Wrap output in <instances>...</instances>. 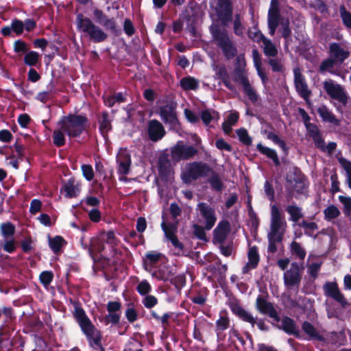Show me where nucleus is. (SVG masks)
Listing matches in <instances>:
<instances>
[{
    "label": "nucleus",
    "mask_w": 351,
    "mask_h": 351,
    "mask_svg": "<svg viewBox=\"0 0 351 351\" xmlns=\"http://www.w3.org/2000/svg\"><path fill=\"white\" fill-rule=\"evenodd\" d=\"M268 293L266 295H258L256 299L255 308L262 315H267L272 319L271 325L289 335H293L297 339H301L300 331L296 325L295 322L288 316L280 318V314L276 310L274 304L267 300Z\"/></svg>",
    "instance_id": "obj_1"
},
{
    "label": "nucleus",
    "mask_w": 351,
    "mask_h": 351,
    "mask_svg": "<svg viewBox=\"0 0 351 351\" xmlns=\"http://www.w3.org/2000/svg\"><path fill=\"white\" fill-rule=\"evenodd\" d=\"M73 317L82 332L86 336L90 347L94 350L106 351L101 343V332L92 323L79 302L74 304Z\"/></svg>",
    "instance_id": "obj_2"
},
{
    "label": "nucleus",
    "mask_w": 351,
    "mask_h": 351,
    "mask_svg": "<svg viewBox=\"0 0 351 351\" xmlns=\"http://www.w3.org/2000/svg\"><path fill=\"white\" fill-rule=\"evenodd\" d=\"M58 125L69 137L76 138L86 130L89 126L88 119L86 114L69 113L61 117Z\"/></svg>",
    "instance_id": "obj_3"
},
{
    "label": "nucleus",
    "mask_w": 351,
    "mask_h": 351,
    "mask_svg": "<svg viewBox=\"0 0 351 351\" xmlns=\"http://www.w3.org/2000/svg\"><path fill=\"white\" fill-rule=\"evenodd\" d=\"M210 32L214 44L221 51L226 60H230L237 56V47L226 29H221L216 25L210 26Z\"/></svg>",
    "instance_id": "obj_4"
},
{
    "label": "nucleus",
    "mask_w": 351,
    "mask_h": 351,
    "mask_svg": "<svg viewBox=\"0 0 351 351\" xmlns=\"http://www.w3.org/2000/svg\"><path fill=\"white\" fill-rule=\"evenodd\" d=\"M77 25L78 29L89 36L91 41L95 43L105 41L108 34L102 29L94 24L90 19L84 16L80 13L76 16Z\"/></svg>",
    "instance_id": "obj_5"
},
{
    "label": "nucleus",
    "mask_w": 351,
    "mask_h": 351,
    "mask_svg": "<svg viewBox=\"0 0 351 351\" xmlns=\"http://www.w3.org/2000/svg\"><path fill=\"white\" fill-rule=\"evenodd\" d=\"M236 58L234 71L239 79V82L243 86V93L247 95L250 101L254 104L258 102L259 96L256 91L251 86L247 77L244 75L243 71L245 66V61L244 56L242 55L237 56Z\"/></svg>",
    "instance_id": "obj_6"
},
{
    "label": "nucleus",
    "mask_w": 351,
    "mask_h": 351,
    "mask_svg": "<svg viewBox=\"0 0 351 351\" xmlns=\"http://www.w3.org/2000/svg\"><path fill=\"white\" fill-rule=\"evenodd\" d=\"M285 180L291 190L290 193L295 191L298 194H303L308 186L307 178L298 167H293L289 170ZM291 197L292 195L290 194L289 197Z\"/></svg>",
    "instance_id": "obj_7"
},
{
    "label": "nucleus",
    "mask_w": 351,
    "mask_h": 351,
    "mask_svg": "<svg viewBox=\"0 0 351 351\" xmlns=\"http://www.w3.org/2000/svg\"><path fill=\"white\" fill-rule=\"evenodd\" d=\"M213 170L208 163L195 161L189 164L186 171L182 173V179L185 184H190L199 178L208 177Z\"/></svg>",
    "instance_id": "obj_8"
},
{
    "label": "nucleus",
    "mask_w": 351,
    "mask_h": 351,
    "mask_svg": "<svg viewBox=\"0 0 351 351\" xmlns=\"http://www.w3.org/2000/svg\"><path fill=\"white\" fill-rule=\"evenodd\" d=\"M176 108V102L167 101L165 105L159 107L158 114L165 124L169 125L171 130L177 131L181 128V123L178 117Z\"/></svg>",
    "instance_id": "obj_9"
},
{
    "label": "nucleus",
    "mask_w": 351,
    "mask_h": 351,
    "mask_svg": "<svg viewBox=\"0 0 351 351\" xmlns=\"http://www.w3.org/2000/svg\"><path fill=\"white\" fill-rule=\"evenodd\" d=\"M293 83L296 93L302 98L306 104H311L310 97L312 91L309 89L305 76L302 73L300 67L293 69Z\"/></svg>",
    "instance_id": "obj_10"
},
{
    "label": "nucleus",
    "mask_w": 351,
    "mask_h": 351,
    "mask_svg": "<svg viewBox=\"0 0 351 351\" xmlns=\"http://www.w3.org/2000/svg\"><path fill=\"white\" fill-rule=\"evenodd\" d=\"M197 149L192 145H184L182 141H179L171 149V160L176 162L189 160L197 155Z\"/></svg>",
    "instance_id": "obj_11"
},
{
    "label": "nucleus",
    "mask_w": 351,
    "mask_h": 351,
    "mask_svg": "<svg viewBox=\"0 0 351 351\" xmlns=\"http://www.w3.org/2000/svg\"><path fill=\"white\" fill-rule=\"evenodd\" d=\"M228 306L232 313L242 322L249 323L252 327L256 324V317L253 315L245 310L240 303V301L236 298H230Z\"/></svg>",
    "instance_id": "obj_12"
},
{
    "label": "nucleus",
    "mask_w": 351,
    "mask_h": 351,
    "mask_svg": "<svg viewBox=\"0 0 351 351\" xmlns=\"http://www.w3.org/2000/svg\"><path fill=\"white\" fill-rule=\"evenodd\" d=\"M324 89L332 99L337 100L343 105H346L348 96L344 88L339 84H335L331 80L325 81L323 84Z\"/></svg>",
    "instance_id": "obj_13"
},
{
    "label": "nucleus",
    "mask_w": 351,
    "mask_h": 351,
    "mask_svg": "<svg viewBox=\"0 0 351 351\" xmlns=\"http://www.w3.org/2000/svg\"><path fill=\"white\" fill-rule=\"evenodd\" d=\"M323 291L326 297L332 298L336 301L341 307L346 308L350 305V303L340 291L336 282H325L323 285Z\"/></svg>",
    "instance_id": "obj_14"
},
{
    "label": "nucleus",
    "mask_w": 351,
    "mask_h": 351,
    "mask_svg": "<svg viewBox=\"0 0 351 351\" xmlns=\"http://www.w3.org/2000/svg\"><path fill=\"white\" fill-rule=\"evenodd\" d=\"M216 13L223 26L232 21L233 8L231 0H217Z\"/></svg>",
    "instance_id": "obj_15"
},
{
    "label": "nucleus",
    "mask_w": 351,
    "mask_h": 351,
    "mask_svg": "<svg viewBox=\"0 0 351 351\" xmlns=\"http://www.w3.org/2000/svg\"><path fill=\"white\" fill-rule=\"evenodd\" d=\"M287 226V222L282 217V214L275 204L271 206V226L269 234L284 236V230L280 231L281 228Z\"/></svg>",
    "instance_id": "obj_16"
},
{
    "label": "nucleus",
    "mask_w": 351,
    "mask_h": 351,
    "mask_svg": "<svg viewBox=\"0 0 351 351\" xmlns=\"http://www.w3.org/2000/svg\"><path fill=\"white\" fill-rule=\"evenodd\" d=\"M197 208L202 219L205 221L206 230H210L215 226L217 217L215 209L205 202H199Z\"/></svg>",
    "instance_id": "obj_17"
},
{
    "label": "nucleus",
    "mask_w": 351,
    "mask_h": 351,
    "mask_svg": "<svg viewBox=\"0 0 351 351\" xmlns=\"http://www.w3.org/2000/svg\"><path fill=\"white\" fill-rule=\"evenodd\" d=\"M230 224L228 220L223 219L220 221L213 231V244H223L230 232Z\"/></svg>",
    "instance_id": "obj_18"
},
{
    "label": "nucleus",
    "mask_w": 351,
    "mask_h": 351,
    "mask_svg": "<svg viewBox=\"0 0 351 351\" xmlns=\"http://www.w3.org/2000/svg\"><path fill=\"white\" fill-rule=\"evenodd\" d=\"M302 279L300 273V265L296 262L291 264V267L284 274V283L287 288L299 286Z\"/></svg>",
    "instance_id": "obj_19"
},
{
    "label": "nucleus",
    "mask_w": 351,
    "mask_h": 351,
    "mask_svg": "<svg viewBox=\"0 0 351 351\" xmlns=\"http://www.w3.org/2000/svg\"><path fill=\"white\" fill-rule=\"evenodd\" d=\"M166 134L162 124L157 119H152L147 124V134L149 138L153 142L162 139Z\"/></svg>",
    "instance_id": "obj_20"
},
{
    "label": "nucleus",
    "mask_w": 351,
    "mask_h": 351,
    "mask_svg": "<svg viewBox=\"0 0 351 351\" xmlns=\"http://www.w3.org/2000/svg\"><path fill=\"white\" fill-rule=\"evenodd\" d=\"M329 56L337 64H342L350 56V51L343 48L338 43L329 45Z\"/></svg>",
    "instance_id": "obj_21"
},
{
    "label": "nucleus",
    "mask_w": 351,
    "mask_h": 351,
    "mask_svg": "<svg viewBox=\"0 0 351 351\" xmlns=\"http://www.w3.org/2000/svg\"><path fill=\"white\" fill-rule=\"evenodd\" d=\"M93 15L97 22L104 28L110 29L112 32L117 31V24L114 18H108V16L99 8L93 10Z\"/></svg>",
    "instance_id": "obj_22"
},
{
    "label": "nucleus",
    "mask_w": 351,
    "mask_h": 351,
    "mask_svg": "<svg viewBox=\"0 0 351 351\" xmlns=\"http://www.w3.org/2000/svg\"><path fill=\"white\" fill-rule=\"evenodd\" d=\"M79 184L76 183L74 178H70L66 182H64L60 188V193H64L66 198H73L78 195L80 193Z\"/></svg>",
    "instance_id": "obj_23"
},
{
    "label": "nucleus",
    "mask_w": 351,
    "mask_h": 351,
    "mask_svg": "<svg viewBox=\"0 0 351 351\" xmlns=\"http://www.w3.org/2000/svg\"><path fill=\"white\" fill-rule=\"evenodd\" d=\"M117 162L119 165L118 173L121 175H128L130 170L131 156L126 151L119 152L117 156Z\"/></svg>",
    "instance_id": "obj_24"
},
{
    "label": "nucleus",
    "mask_w": 351,
    "mask_h": 351,
    "mask_svg": "<svg viewBox=\"0 0 351 351\" xmlns=\"http://www.w3.org/2000/svg\"><path fill=\"white\" fill-rule=\"evenodd\" d=\"M99 123V131L104 138L112 130V121L108 111H103L100 117H97Z\"/></svg>",
    "instance_id": "obj_25"
},
{
    "label": "nucleus",
    "mask_w": 351,
    "mask_h": 351,
    "mask_svg": "<svg viewBox=\"0 0 351 351\" xmlns=\"http://www.w3.org/2000/svg\"><path fill=\"white\" fill-rule=\"evenodd\" d=\"M158 171L162 180H168L170 176L171 163L167 155L162 154L159 157Z\"/></svg>",
    "instance_id": "obj_26"
},
{
    "label": "nucleus",
    "mask_w": 351,
    "mask_h": 351,
    "mask_svg": "<svg viewBox=\"0 0 351 351\" xmlns=\"http://www.w3.org/2000/svg\"><path fill=\"white\" fill-rule=\"evenodd\" d=\"M268 27L269 33L273 36L278 27L280 21V9H269L268 11Z\"/></svg>",
    "instance_id": "obj_27"
},
{
    "label": "nucleus",
    "mask_w": 351,
    "mask_h": 351,
    "mask_svg": "<svg viewBox=\"0 0 351 351\" xmlns=\"http://www.w3.org/2000/svg\"><path fill=\"white\" fill-rule=\"evenodd\" d=\"M317 113L324 122L332 123L335 126L340 125V120L337 119L335 115L327 108L323 105L317 108Z\"/></svg>",
    "instance_id": "obj_28"
},
{
    "label": "nucleus",
    "mask_w": 351,
    "mask_h": 351,
    "mask_svg": "<svg viewBox=\"0 0 351 351\" xmlns=\"http://www.w3.org/2000/svg\"><path fill=\"white\" fill-rule=\"evenodd\" d=\"M302 330L309 337V339L322 341L324 337L319 334L317 328L309 322L304 321L302 324Z\"/></svg>",
    "instance_id": "obj_29"
},
{
    "label": "nucleus",
    "mask_w": 351,
    "mask_h": 351,
    "mask_svg": "<svg viewBox=\"0 0 351 351\" xmlns=\"http://www.w3.org/2000/svg\"><path fill=\"white\" fill-rule=\"evenodd\" d=\"M256 149L261 154L266 156L268 158L271 159L275 166H279L280 165L279 158L275 149L265 147L261 143L257 144Z\"/></svg>",
    "instance_id": "obj_30"
},
{
    "label": "nucleus",
    "mask_w": 351,
    "mask_h": 351,
    "mask_svg": "<svg viewBox=\"0 0 351 351\" xmlns=\"http://www.w3.org/2000/svg\"><path fill=\"white\" fill-rule=\"evenodd\" d=\"M257 35H260V36L261 37V38L263 40V42L264 44V47H263L264 54L267 57H271V58L276 57L278 54V50H277V48L275 46V45L274 43H272V42L270 40L266 38L261 33H260V32L256 33L255 36H257Z\"/></svg>",
    "instance_id": "obj_31"
},
{
    "label": "nucleus",
    "mask_w": 351,
    "mask_h": 351,
    "mask_svg": "<svg viewBox=\"0 0 351 351\" xmlns=\"http://www.w3.org/2000/svg\"><path fill=\"white\" fill-rule=\"evenodd\" d=\"M216 75H217L218 78L222 81L223 85L227 88H228L230 90H233L234 89V86L230 82V77L225 65L217 66Z\"/></svg>",
    "instance_id": "obj_32"
},
{
    "label": "nucleus",
    "mask_w": 351,
    "mask_h": 351,
    "mask_svg": "<svg viewBox=\"0 0 351 351\" xmlns=\"http://www.w3.org/2000/svg\"><path fill=\"white\" fill-rule=\"evenodd\" d=\"M180 85L184 90H195L199 88V82L195 77L189 75L181 79Z\"/></svg>",
    "instance_id": "obj_33"
},
{
    "label": "nucleus",
    "mask_w": 351,
    "mask_h": 351,
    "mask_svg": "<svg viewBox=\"0 0 351 351\" xmlns=\"http://www.w3.org/2000/svg\"><path fill=\"white\" fill-rule=\"evenodd\" d=\"M209 176L210 177L208 179V182L210 184L212 189L217 192H222L224 188V184L221 181L219 174L213 170Z\"/></svg>",
    "instance_id": "obj_34"
},
{
    "label": "nucleus",
    "mask_w": 351,
    "mask_h": 351,
    "mask_svg": "<svg viewBox=\"0 0 351 351\" xmlns=\"http://www.w3.org/2000/svg\"><path fill=\"white\" fill-rule=\"evenodd\" d=\"M208 289L206 287L199 289L194 295L190 296V300L193 304L198 305H204L207 301Z\"/></svg>",
    "instance_id": "obj_35"
},
{
    "label": "nucleus",
    "mask_w": 351,
    "mask_h": 351,
    "mask_svg": "<svg viewBox=\"0 0 351 351\" xmlns=\"http://www.w3.org/2000/svg\"><path fill=\"white\" fill-rule=\"evenodd\" d=\"M120 319L121 313H108L107 315L99 317V322L104 324L105 326H108V324L117 326L119 324Z\"/></svg>",
    "instance_id": "obj_36"
},
{
    "label": "nucleus",
    "mask_w": 351,
    "mask_h": 351,
    "mask_svg": "<svg viewBox=\"0 0 351 351\" xmlns=\"http://www.w3.org/2000/svg\"><path fill=\"white\" fill-rule=\"evenodd\" d=\"M66 243L64 238L58 235L49 239V246L52 252L56 254L60 252L64 243Z\"/></svg>",
    "instance_id": "obj_37"
},
{
    "label": "nucleus",
    "mask_w": 351,
    "mask_h": 351,
    "mask_svg": "<svg viewBox=\"0 0 351 351\" xmlns=\"http://www.w3.org/2000/svg\"><path fill=\"white\" fill-rule=\"evenodd\" d=\"M40 60V55L34 51H29L25 54L23 62L27 66H36Z\"/></svg>",
    "instance_id": "obj_38"
},
{
    "label": "nucleus",
    "mask_w": 351,
    "mask_h": 351,
    "mask_svg": "<svg viewBox=\"0 0 351 351\" xmlns=\"http://www.w3.org/2000/svg\"><path fill=\"white\" fill-rule=\"evenodd\" d=\"M286 211L290 215V220L297 223L298 221L304 217L302 212V208L296 205H289L286 208Z\"/></svg>",
    "instance_id": "obj_39"
},
{
    "label": "nucleus",
    "mask_w": 351,
    "mask_h": 351,
    "mask_svg": "<svg viewBox=\"0 0 351 351\" xmlns=\"http://www.w3.org/2000/svg\"><path fill=\"white\" fill-rule=\"evenodd\" d=\"M161 228L165 232V237L167 239H171L176 237V233L177 232V223H166L162 221L161 223Z\"/></svg>",
    "instance_id": "obj_40"
},
{
    "label": "nucleus",
    "mask_w": 351,
    "mask_h": 351,
    "mask_svg": "<svg viewBox=\"0 0 351 351\" xmlns=\"http://www.w3.org/2000/svg\"><path fill=\"white\" fill-rule=\"evenodd\" d=\"M230 326V319L226 311L221 312L219 318L216 321V330L224 331Z\"/></svg>",
    "instance_id": "obj_41"
},
{
    "label": "nucleus",
    "mask_w": 351,
    "mask_h": 351,
    "mask_svg": "<svg viewBox=\"0 0 351 351\" xmlns=\"http://www.w3.org/2000/svg\"><path fill=\"white\" fill-rule=\"evenodd\" d=\"M268 248L267 251L269 253L274 254L277 252V243H280L283 239V236L282 234L274 235L271 234H268Z\"/></svg>",
    "instance_id": "obj_42"
},
{
    "label": "nucleus",
    "mask_w": 351,
    "mask_h": 351,
    "mask_svg": "<svg viewBox=\"0 0 351 351\" xmlns=\"http://www.w3.org/2000/svg\"><path fill=\"white\" fill-rule=\"evenodd\" d=\"M248 262L251 264V269H255L258 266L260 261L259 254L258 253V248L254 245L251 247L248 251Z\"/></svg>",
    "instance_id": "obj_43"
},
{
    "label": "nucleus",
    "mask_w": 351,
    "mask_h": 351,
    "mask_svg": "<svg viewBox=\"0 0 351 351\" xmlns=\"http://www.w3.org/2000/svg\"><path fill=\"white\" fill-rule=\"evenodd\" d=\"M339 14L344 27L351 29V12L346 9L344 5H340Z\"/></svg>",
    "instance_id": "obj_44"
},
{
    "label": "nucleus",
    "mask_w": 351,
    "mask_h": 351,
    "mask_svg": "<svg viewBox=\"0 0 351 351\" xmlns=\"http://www.w3.org/2000/svg\"><path fill=\"white\" fill-rule=\"evenodd\" d=\"M324 219L330 221L338 217L340 215V211L335 205H330L324 210Z\"/></svg>",
    "instance_id": "obj_45"
},
{
    "label": "nucleus",
    "mask_w": 351,
    "mask_h": 351,
    "mask_svg": "<svg viewBox=\"0 0 351 351\" xmlns=\"http://www.w3.org/2000/svg\"><path fill=\"white\" fill-rule=\"evenodd\" d=\"M193 230V234L194 236L199 240L207 242L208 239L206 234V225H204V227L197 224L194 223L192 226Z\"/></svg>",
    "instance_id": "obj_46"
},
{
    "label": "nucleus",
    "mask_w": 351,
    "mask_h": 351,
    "mask_svg": "<svg viewBox=\"0 0 351 351\" xmlns=\"http://www.w3.org/2000/svg\"><path fill=\"white\" fill-rule=\"evenodd\" d=\"M64 132L62 131L61 128L56 130L53 132V144L58 147H62L65 145L66 139Z\"/></svg>",
    "instance_id": "obj_47"
},
{
    "label": "nucleus",
    "mask_w": 351,
    "mask_h": 351,
    "mask_svg": "<svg viewBox=\"0 0 351 351\" xmlns=\"http://www.w3.org/2000/svg\"><path fill=\"white\" fill-rule=\"evenodd\" d=\"M236 133L239 137V141L245 145L249 146L252 143V139L250 136L247 130L245 128H241L236 130Z\"/></svg>",
    "instance_id": "obj_48"
},
{
    "label": "nucleus",
    "mask_w": 351,
    "mask_h": 351,
    "mask_svg": "<svg viewBox=\"0 0 351 351\" xmlns=\"http://www.w3.org/2000/svg\"><path fill=\"white\" fill-rule=\"evenodd\" d=\"M291 252L301 260H304L306 254L305 250L301 246L300 243L296 241H293L291 243Z\"/></svg>",
    "instance_id": "obj_49"
},
{
    "label": "nucleus",
    "mask_w": 351,
    "mask_h": 351,
    "mask_svg": "<svg viewBox=\"0 0 351 351\" xmlns=\"http://www.w3.org/2000/svg\"><path fill=\"white\" fill-rule=\"evenodd\" d=\"M14 51L19 54H25L29 51L28 44L21 39H18L14 43Z\"/></svg>",
    "instance_id": "obj_50"
},
{
    "label": "nucleus",
    "mask_w": 351,
    "mask_h": 351,
    "mask_svg": "<svg viewBox=\"0 0 351 351\" xmlns=\"http://www.w3.org/2000/svg\"><path fill=\"white\" fill-rule=\"evenodd\" d=\"M186 282V278L184 274H178L171 280V283L176 287L178 292H180L181 289L185 286Z\"/></svg>",
    "instance_id": "obj_51"
},
{
    "label": "nucleus",
    "mask_w": 351,
    "mask_h": 351,
    "mask_svg": "<svg viewBox=\"0 0 351 351\" xmlns=\"http://www.w3.org/2000/svg\"><path fill=\"white\" fill-rule=\"evenodd\" d=\"M53 273L51 271H43L40 274L39 280L45 287H47L53 281Z\"/></svg>",
    "instance_id": "obj_52"
},
{
    "label": "nucleus",
    "mask_w": 351,
    "mask_h": 351,
    "mask_svg": "<svg viewBox=\"0 0 351 351\" xmlns=\"http://www.w3.org/2000/svg\"><path fill=\"white\" fill-rule=\"evenodd\" d=\"M267 138L272 141L274 143L277 144L283 151L287 152L288 147L286 142L284 140L280 138V137L272 132H269L267 135Z\"/></svg>",
    "instance_id": "obj_53"
},
{
    "label": "nucleus",
    "mask_w": 351,
    "mask_h": 351,
    "mask_svg": "<svg viewBox=\"0 0 351 351\" xmlns=\"http://www.w3.org/2000/svg\"><path fill=\"white\" fill-rule=\"evenodd\" d=\"M268 64L271 66L273 72L282 73L285 71V66L280 59L278 58H269L268 60Z\"/></svg>",
    "instance_id": "obj_54"
},
{
    "label": "nucleus",
    "mask_w": 351,
    "mask_h": 351,
    "mask_svg": "<svg viewBox=\"0 0 351 351\" xmlns=\"http://www.w3.org/2000/svg\"><path fill=\"white\" fill-rule=\"evenodd\" d=\"M298 225L305 229L304 233L308 236H312V232L318 229V226L315 222H308L306 220H303Z\"/></svg>",
    "instance_id": "obj_55"
},
{
    "label": "nucleus",
    "mask_w": 351,
    "mask_h": 351,
    "mask_svg": "<svg viewBox=\"0 0 351 351\" xmlns=\"http://www.w3.org/2000/svg\"><path fill=\"white\" fill-rule=\"evenodd\" d=\"M183 18L187 22L186 29L191 34L192 36H195L196 27L194 23L191 21V16L187 11L183 14Z\"/></svg>",
    "instance_id": "obj_56"
},
{
    "label": "nucleus",
    "mask_w": 351,
    "mask_h": 351,
    "mask_svg": "<svg viewBox=\"0 0 351 351\" xmlns=\"http://www.w3.org/2000/svg\"><path fill=\"white\" fill-rule=\"evenodd\" d=\"M1 230L4 237H12L15 233V226L11 222H7L2 223Z\"/></svg>",
    "instance_id": "obj_57"
},
{
    "label": "nucleus",
    "mask_w": 351,
    "mask_h": 351,
    "mask_svg": "<svg viewBox=\"0 0 351 351\" xmlns=\"http://www.w3.org/2000/svg\"><path fill=\"white\" fill-rule=\"evenodd\" d=\"M12 31L17 35L20 36L23 34L24 30L23 22L16 18L14 19L11 23Z\"/></svg>",
    "instance_id": "obj_58"
},
{
    "label": "nucleus",
    "mask_w": 351,
    "mask_h": 351,
    "mask_svg": "<svg viewBox=\"0 0 351 351\" xmlns=\"http://www.w3.org/2000/svg\"><path fill=\"white\" fill-rule=\"evenodd\" d=\"M234 33L237 36H242L243 34L244 27L241 22L240 14H237L234 16V21L233 23Z\"/></svg>",
    "instance_id": "obj_59"
},
{
    "label": "nucleus",
    "mask_w": 351,
    "mask_h": 351,
    "mask_svg": "<svg viewBox=\"0 0 351 351\" xmlns=\"http://www.w3.org/2000/svg\"><path fill=\"white\" fill-rule=\"evenodd\" d=\"M136 291L140 295H145L152 291V287L147 280H143L137 285Z\"/></svg>",
    "instance_id": "obj_60"
},
{
    "label": "nucleus",
    "mask_w": 351,
    "mask_h": 351,
    "mask_svg": "<svg viewBox=\"0 0 351 351\" xmlns=\"http://www.w3.org/2000/svg\"><path fill=\"white\" fill-rule=\"evenodd\" d=\"M106 309L109 313H121V303L119 301H109L106 304Z\"/></svg>",
    "instance_id": "obj_61"
},
{
    "label": "nucleus",
    "mask_w": 351,
    "mask_h": 351,
    "mask_svg": "<svg viewBox=\"0 0 351 351\" xmlns=\"http://www.w3.org/2000/svg\"><path fill=\"white\" fill-rule=\"evenodd\" d=\"M83 176L88 180L91 181L94 178V171L90 165H82L81 167Z\"/></svg>",
    "instance_id": "obj_62"
},
{
    "label": "nucleus",
    "mask_w": 351,
    "mask_h": 351,
    "mask_svg": "<svg viewBox=\"0 0 351 351\" xmlns=\"http://www.w3.org/2000/svg\"><path fill=\"white\" fill-rule=\"evenodd\" d=\"M339 199L343 205L345 215H349L351 212V197L340 195Z\"/></svg>",
    "instance_id": "obj_63"
},
{
    "label": "nucleus",
    "mask_w": 351,
    "mask_h": 351,
    "mask_svg": "<svg viewBox=\"0 0 351 351\" xmlns=\"http://www.w3.org/2000/svg\"><path fill=\"white\" fill-rule=\"evenodd\" d=\"M128 348L124 351H143L142 350V343L136 339H132L128 343Z\"/></svg>",
    "instance_id": "obj_64"
}]
</instances>
